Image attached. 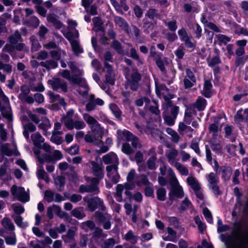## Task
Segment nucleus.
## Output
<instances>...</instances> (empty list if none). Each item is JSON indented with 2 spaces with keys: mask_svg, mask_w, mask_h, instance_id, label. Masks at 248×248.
Wrapping results in <instances>:
<instances>
[{
  "mask_svg": "<svg viewBox=\"0 0 248 248\" xmlns=\"http://www.w3.org/2000/svg\"><path fill=\"white\" fill-rule=\"evenodd\" d=\"M114 22L120 28L123 30L125 32L129 34L131 30L126 20L122 17L116 16L114 17Z\"/></svg>",
  "mask_w": 248,
  "mask_h": 248,
  "instance_id": "a211bd4d",
  "label": "nucleus"
},
{
  "mask_svg": "<svg viewBox=\"0 0 248 248\" xmlns=\"http://www.w3.org/2000/svg\"><path fill=\"white\" fill-rule=\"evenodd\" d=\"M221 61L219 56H215L213 57L210 61H208V66L211 67H215L217 64L221 63Z\"/></svg>",
  "mask_w": 248,
  "mask_h": 248,
  "instance_id": "4d7b16f0",
  "label": "nucleus"
},
{
  "mask_svg": "<svg viewBox=\"0 0 248 248\" xmlns=\"http://www.w3.org/2000/svg\"><path fill=\"white\" fill-rule=\"evenodd\" d=\"M141 79V75L136 69L133 72L130 78H126V84L125 85V89L128 88L133 92L137 91L140 86V82Z\"/></svg>",
  "mask_w": 248,
  "mask_h": 248,
  "instance_id": "0eeeda50",
  "label": "nucleus"
},
{
  "mask_svg": "<svg viewBox=\"0 0 248 248\" xmlns=\"http://www.w3.org/2000/svg\"><path fill=\"white\" fill-rule=\"evenodd\" d=\"M124 239L127 241H130L131 243L135 244L138 241V236L134 233L132 230H129L125 234Z\"/></svg>",
  "mask_w": 248,
  "mask_h": 248,
  "instance_id": "7c9ffc66",
  "label": "nucleus"
},
{
  "mask_svg": "<svg viewBox=\"0 0 248 248\" xmlns=\"http://www.w3.org/2000/svg\"><path fill=\"white\" fill-rule=\"evenodd\" d=\"M218 45L221 46L222 45H226L227 43L231 41V38L222 34H218L216 35Z\"/></svg>",
  "mask_w": 248,
  "mask_h": 248,
  "instance_id": "72a5a7b5",
  "label": "nucleus"
},
{
  "mask_svg": "<svg viewBox=\"0 0 248 248\" xmlns=\"http://www.w3.org/2000/svg\"><path fill=\"white\" fill-rule=\"evenodd\" d=\"M71 45L72 50L76 55L78 56L79 54L83 52V48L81 47L77 40H74L72 41L71 42Z\"/></svg>",
  "mask_w": 248,
  "mask_h": 248,
  "instance_id": "cd10ccee",
  "label": "nucleus"
},
{
  "mask_svg": "<svg viewBox=\"0 0 248 248\" xmlns=\"http://www.w3.org/2000/svg\"><path fill=\"white\" fill-rule=\"evenodd\" d=\"M110 47L113 48L118 54L123 55L124 53L123 47L120 42L114 40L110 44Z\"/></svg>",
  "mask_w": 248,
  "mask_h": 248,
  "instance_id": "a878e982",
  "label": "nucleus"
},
{
  "mask_svg": "<svg viewBox=\"0 0 248 248\" xmlns=\"http://www.w3.org/2000/svg\"><path fill=\"white\" fill-rule=\"evenodd\" d=\"M64 124L69 130H73L74 128L76 129H83L86 126V124L82 121L71 120L65 121Z\"/></svg>",
  "mask_w": 248,
  "mask_h": 248,
  "instance_id": "2eb2a0df",
  "label": "nucleus"
},
{
  "mask_svg": "<svg viewBox=\"0 0 248 248\" xmlns=\"http://www.w3.org/2000/svg\"><path fill=\"white\" fill-rule=\"evenodd\" d=\"M117 134L119 137L123 141H129L133 137L134 135L130 131L127 130H118Z\"/></svg>",
  "mask_w": 248,
  "mask_h": 248,
  "instance_id": "412c9836",
  "label": "nucleus"
},
{
  "mask_svg": "<svg viewBox=\"0 0 248 248\" xmlns=\"http://www.w3.org/2000/svg\"><path fill=\"white\" fill-rule=\"evenodd\" d=\"M81 227L83 229L87 230V228L93 229L95 227V223L92 220H88L81 223Z\"/></svg>",
  "mask_w": 248,
  "mask_h": 248,
  "instance_id": "0e129e2a",
  "label": "nucleus"
},
{
  "mask_svg": "<svg viewBox=\"0 0 248 248\" xmlns=\"http://www.w3.org/2000/svg\"><path fill=\"white\" fill-rule=\"evenodd\" d=\"M96 214L98 220L101 222L103 223L107 220L111 219V216L107 213L103 214L102 213H96Z\"/></svg>",
  "mask_w": 248,
  "mask_h": 248,
  "instance_id": "603ef678",
  "label": "nucleus"
},
{
  "mask_svg": "<svg viewBox=\"0 0 248 248\" xmlns=\"http://www.w3.org/2000/svg\"><path fill=\"white\" fill-rule=\"evenodd\" d=\"M142 22L143 24V27L150 30H153L155 25L156 24V21H149L146 18L143 19Z\"/></svg>",
  "mask_w": 248,
  "mask_h": 248,
  "instance_id": "864d4df0",
  "label": "nucleus"
},
{
  "mask_svg": "<svg viewBox=\"0 0 248 248\" xmlns=\"http://www.w3.org/2000/svg\"><path fill=\"white\" fill-rule=\"evenodd\" d=\"M166 132L172 137V140L174 142H178L180 139V137L177 133L171 128H167Z\"/></svg>",
  "mask_w": 248,
  "mask_h": 248,
  "instance_id": "49530a36",
  "label": "nucleus"
},
{
  "mask_svg": "<svg viewBox=\"0 0 248 248\" xmlns=\"http://www.w3.org/2000/svg\"><path fill=\"white\" fill-rule=\"evenodd\" d=\"M116 243L115 240L113 238L107 239L101 244V248H113Z\"/></svg>",
  "mask_w": 248,
  "mask_h": 248,
  "instance_id": "4c0bfd02",
  "label": "nucleus"
},
{
  "mask_svg": "<svg viewBox=\"0 0 248 248\" xmlns=\"http://www.w3.org/2000/svg\"><path fill=\"white\" fill-rule=\"evenodd\" d=\"M105 78L107 83L112 86L115 85V74L113 70L106 71Z\"/></svg>",
  "mask_w": 248,
  "mask_h": 248,
  "instance_id": "2f4dec72",
  "label": "nucleus"
},
{
  "mask_svg": "<svg viewBox=\"0 0 248 248\" xmlns=\"http://www.w3.org/2000/svg\"><path fill=\"white\" fill-rule=\"evenodd\" d=\"M83 118L88 124L91 125L92 126L98 122L94 117L87 113H85L83 115Z\"/></svg>",
  "mask_w": 248,
  "mask_h": 248,
  "instance_id": "6e6d98bb",
  "label": "nucleus"
},
{
  "mask_svg": "<svg viewBox=\"0 0 248 248\" xmlns=\"http://www.w3.org/2000/svg\"><path fill=\"white\" fill-rule=\"evenodd\" d=\"M94 177L91 178L85 176L86 181L89 184L87 186L82 185L80 186L79 191L80 193L91 192L98 194L99 192L98 184L99 180L104 177L102 171H91Z\"/></svg>",
  "mask_w": 248,
  "mask_h": 248,
  "instance_id": "f03ea898",
  "label": "nucleus"
},
{
  "mask_svg": "<svg viewBox=\"0 0 248 248\" xmlns=\"http://www.w3.org/2000/svg\"><path fill=\"white\" fill-rule=\"evenodd\" d=\"M55 184L59 191L62 190V188L65 184V178L62 176L54 178Z\"/></svg>",
  "mask_w": 248,
  "mask_h": 248,
  "instance_id": "58836bf2",
  "label": "nucleus"
},
{
  "mask_svg": "<svg viewBox=\"0 0 248 248\" xmlns=\"http://www.w3.org/2000/svg\"><path fill=\"white\" fill-rule=\"evenodd\" d=\"M157 198L158 200L164 201L166 200V190L164 188H159L157 192Z\"/></svg>",
  "mask_w": 248,
  "mask_h": 248,
  "instance_id": "13d9d810",
  "label": "nucleus"
},
{
  "mask_svg": "<svg viewBox=\"0 0 248 248\" xmlns=\"http://www.w3.org/2000/svg\"><path fill=\"white\" fill-rule=\"evenodd\" d=\"M12 207L14 213L16 214L20 215L23 213L25 211L24 207L20 205L13 204L12 205Z\"/></svg>",
  "mask_w": 248,
  "mask_h": 248,
  "instance_id": "69168bd1",
  "label": "nucleus"
},
{
  "mask_svg": "<svg viewBox=\"0 0 248 248\" xmlns=\"http://www.w3.org/2000/svg\"><path fill=\"white\" fill-rule=\"evenodd\" d=\"M31 139L33 144L36 148L41 149L42 143L44 141V138L39 132L32 134L31 135Z\"/></svg>",
  "mask_w": 248,
  "mask_h": 248,
  "instance_id": "6ab92c4d",
  "label": "nucleus"
},
{
  "mask_svg": "<svg viewBox=\"0 0 248 248\" xmlns=\"http://www.w3.org/2000/svg\"><path fill=\"white\" fill-rule=\"evenodd\" d=\"M155 63L160 70L162 72L163 74L167 78L169 77L168 73L166 70L164 62L161 57L157 58L155 61Z\"/></svg>",
  "mask_w": 248,
  "mask_h": 248,
  "instance_id": "c9c22d12",
  "label": "nucleus"
},
{
  "mask_svg": "<svg viewBox=\"0 0 248 248\" xmlns=\"http://www.w3.org/2000/svg\"><path fill=\"white\" fill-rule=\"evenodd\" d=\"M102 159L105 164L109 165L107 166L106 170H117L119 158L115 153L110 152L104 155Z\"/></svg>",
  "mask_w": 248,
  "mask_h": 248,
  "instance_id": "6e6552de",
  "label": "nucleus"
},
{
  "mask_svg": "<svg viewBox=\"0 0 248 248\" xmlns=\"http://www.w3.org/2000/svg\"><path fill=\"white\" fill-rule=\"evenodd\" d=\"M167 231L169 234V240L172 242H175L176 239V232L170 227L167 228Z\"/></svg>",
  "mask_w": 248,
  "mask_h": 248,
  "instance_id": "e2e57ef3",
  "label": "nucleus"
},
{
  "mask_svg": "<svg viewBox=\"0 0 248 248\" xmlns=\"http://www.w3.org/2000/svg\"><path fill=\"white\" fill-rule=\"evenodd\" d=\"M40 149H39L37 148L33 149V153L34 155L36 156V158H37L38 160L42 159H45V160H46V161L50 162V161L52 159V157L50 155H47L46 154H43L42 155V156H41L40 155Z\"/></svg>",
  "mask_w": 248,
  "mask_h": 248,
  "instance_id": "f704fd0d",
  "label": "nucleus"
},
{
  "mask_svg": "<svg viewBox=\"0 0 248 248\" xmlns=\"http://www.w3.org/2000/svg\"><path fill=\"white\" fill-rule=\"evenodd\" d=\"M124 189V186L122 185H118L116 188L115 198L116 200L121 202L122 201V193Z\"/></svg>",
  "mask_w": 248,
  "mask_h": 248,
  "instance_id": "79ce46f5",
  "label": "nucleus"
},
{
  "mask_svg": "<svg viewBox=\"0 0 248 248\" xmlns=\"http://www.w3.org/2000/svg\"><path fill=\"white\" fill-rule=\"evenodd\" d=\"M190 148L192 149L196 154L200 155L201 151L199 147V143L196 139L194 138L192 140L190 145Z\"/></svg>",
  "mask_w": 248,
  "mask_h": 248,
  "instance_id": "bf43d9fd",
  "label": "nucleus"
},
{
  "mask_svg": "<svg viewBox=\"0 0 248 248\" xmlns=\"http://www.w3.org/2000/svg\"><path fill=\"white\" fill-rule=\"evenodd\" d=\"M10 190L12 195L17 201L23 203H26L30 201L29 189L26 191L23 187L14 185L11 186Z\"/></svg>",
  "mask_w": 248,
  "mask_h": 248,
  "instance_id": "20e7f679",
  "label": "nucleus"
},
{
  "mask_svg": "<svg viewBox=\"0 0 248 248\" xmlns=\"http://www.w3.org/2000/svg\"><path fill=\"white\" fill-rule=\"evenodd\" d=\"M144 103L145 104V107L150 103V99L147 96L141 97L135 101V105L138 107H141L143 106Z\"/></svg>",
  "mask_w": 248,
  "mask_h": 248,
  "instance_id": "37998d69",
  "label": "nucleus"
},
{
  "mask_svg": "<svg viewBox=\"0 0 248 248\" xmlns=\"http://www.w3.org/2000/svg\"><path fill=\"white\" fill-rule=\"evenodd\" d=\"M146 165L149 170H155L157 167L159 166V170H172L169 167L167 164L163 160V157H160L156 161V155H153L147 161Z\"/></svg>",
  "mask_w": 248,
  "mask_h": 248,
  "instance_id": "423d86ee",
  "label": "nucleus"
},
{
  "mask_svg": "<svg viewBox=\"0 0 248 248\" xmlns=\"http://www.w3.org/2000/svg\"><path fill=\"white\" fill-rule=\"evenodd\" d=\"M122 151L126 155H131L135 152L130 144L126 142L123 144Z\"/></svg>",
  "mask_w": 248,
  "mask_h": 248,
  "instance_id": "3c124183",
  "label": "nucleus"
},
{
  "mask_svg": "<svg viewBox=\"0 0 248 248\" xmlns=\"http://www.w3.org/2000/svg\"><path fill=\"white\" fill-rule=\"evenodd\" d=\"M186 75L184 78H189L191 79L192 82H196V77L190 69L186 68Z\"/></svg>",
  "mask_w": 248,
  "mask_h": 248,
  "instance_id": "774afa93",
  "label": "nucleus"
},
{
  "mask_svg": "<svg viewBox=\"0 0 248 248\" xmlns=\"http://www.w3.org/2000/svg\"><path fill=\"white\" fill-rule=\"evenodd\" d=\"M207 105V101L204 98L199 96L196 99L195 102L190 105L191 109H197L199 111L204 110Z\"/></svg>",
  "mask_w": 248,
  "mask_h": 248,
  "instance_id": "f3484780",
  "label": "nucleus"
},
{
  "mask_svg": "<svg viewBox=\"0 0 248 248\" xmlns=\"http://www.w3.org/2000/svg\"><path fill=\"white\" fill-rule=\"evenodd\" d=\"M91 235L92 237L88 244L89 248H97L95 244L99 243V239H103L107 236V234L104 233L103 230L99 228H96Z\"/></svg>",
  "mask_w": 248,
  "mask_h": 248,
  "instance_id": "9d476101",
  "label": "nucleus"
},
{
  "mask_svg": "<svg viewBox=\"0 0 248 248\" xmlns=\"http://www.w3.org/2000/svg\"><path fill=\"white\" fill-rule=\"evenodd\" d=\"M109 107L114 116L118 119L120 118L122 112L117 105L115 104H111L110 105Z\"/></svg>",
  "mask_w": 248,
  "mask_h": 248,
  "instance_id": "a18cd8bd",
  "label": "nucleus"
},
{
  "mask_svg": "<svg viewBox=\"0 0 248 248\" xmlns=\"http://www.w3.org/2000/svg\"><path fill=\"white\" fill-rule=\"evenodd\" d=\"M48 95L51 100V103H54L58 102L61 105L65 106L66 104L65 102L64 98L61 97V96L58 94H55L54 93L50 91L48 93Z\"/></svg>",
  "mask_w": 248,
  "mask_h": 248,
  "instance_id": "5701e85b",
  "label": "nucleus"
},
{
  "mask_svg": "<svg viewBox=\"0 0 248 248\" xmlns=\"http://www.w3.org/2000/svg\"><path fill=\"white\" fill-rule=\"evenodd\" d=\"M23 217L19 216H16L14 217V221L16 224L21 228H24L27 226V223H24L23 221Z\"/></svg>",
  "mask_w": 248,
  "mask_h": 248,
  "instance_id": "052dcab7",
  "label": "nucleus"
},
{
  "mask_svg": "<svg viewBox=\"0 0 248 248\" xmlns=\"http://www.w3.org/2000/svg\"><path fill=\"white\" fill-rule=\"evenodd\" d=\"M209 182V186L216 196H218L221 194L218 186V179L214 172L210 173L207 177Z\"/></svg>",
  "mask_w": 248,
  "mask_h": 248,
  "instance_id": "ddd939ff",
  "label": "nucleus"
},
{
  "mask_svg": "<svg viewBox=\"0 0 248 248\" xmlns=\"http://www.w3.org/2000/svg\"><path fill=\"white\" fill-rule=\"evenodd\" d=\"M71 82L74 84H77L83 88H87L89 86L85 78L80 77L78 75H74L72 76Z\"/></svg>",
  "mask_w": 248,
  "mask_h": 248,
  "instance_id": "aec40b11",
  "label": "nucleus"
},
{
  "mask_svg": "<svg viewBox=\"0 0 248 248\" xmlns=\"http://www.w3.org/2000/svg\"><path fill=\"white\" fill-rule=\"evenodd\" d=\"M91 128L93 133L100 137H102L104 135L103 128L101 126V125L98 122L91 126Z\"/></svg>",
  "mask_w": 248,
  "mask_h": 248,
  "instance_id": "e433bc0d",
  "label": "nucleus"
},
{
  "mask_svg": "<svg viewBox=\"0 0 248 248\" xmlns=\"http://www.w3.org/2000/svg\"><path fill=\"white\" fill-rule=\"evenodd\" d=\"M169 174L170 177V184L172 188L171 191L170 193V199H172V195L178 198H181L184 197V193L183 188L179 184L173 171H170Z\"/></svg>",
  "mask_w": 248,
  "mask_h": 248,
  "instance_id": "39448f33",
  "label": "nucleus"
},
{
  "mask_svg": "<svg viewBox=\"0 0 248 248\" xmlns=\"http://www.w3.org/2000/svg\"><path fill=\"white\" fill-rule=\"evenodd\" d=\"M127 180L128 182L134 181L135 183L139 186L141 185L147 186L150 184L146 176L144 175H136L134 171H130L128 173Z\"/></svg>",
  "mask_w": 248,
  "mask_h": 248,
  "instance_id": "f8f14e48",
  "label": "nucleus"
},
{
  "mask_svg": "<svg viewBox=\"0 0 248 248\" xmlns=\"http://www.w3.org/2000/svg\"><path fill=\"white\" fill-rule=\"evenodd\" d=\"M130 158L132 161L135 160L136 161L137 165L139 166L138 170H144L145 166H144V168H142V166L140 165L143 161V154L140 151L136 152L134 159H132L131 157Z\"/></svg>",
  "mask_w": 248,
  "mask_h": 248,
  "instance_id": "393cba45",
  "label": "nucleus"
},
{
  "mask_svg": "<svg viewBox=\"0 0 248 248\" xmlns=\"http://www.w3.org/2000/svg\"><path fill=\"white\" fill-rule=\"evenodd\" d=\"M173 97V95L171 94L170 97L164 96L166 102L162 104V116L165 122L170 126L174 125L175 120L179 111V107L174 105L172 102L170 100Z\"/></svg>",
  "mask_w": 248,
  "mask_h": 248,
  "instance_id": "f257e3e1",
  "label": "nucleus"
},
{
  "mask_svg": "<svg viewBox=\"0 0 248 248\" xmlns=\"http://www.w3.org/2000/svg\"><path fill=\"white\" fill-rule=\"evenodd\" d=\"M54 193L51 190H46L44 193V199L48 202L53 201Z\"/></svg>",
  "mask_w": 248,
  "mask_h": 248,
  "instance_id": "680f3d73",
  "label": "nucleus"
},
{
  "mask_svg": "<svg viewBox=\"0 0 248 248\" xmlns=\"http://www.w3.org/2000/svg\"><path fill=\"white\" fill-rule=\"evenodd\" d=\"M71 214L72 215L78 218V219H81L83 217L85 216V214L84 212L80 210L79 208H75L71 211Z\"/></svg>",
  "mask_w": 248,
  "mask_h": 248,
  "instance_id": "5fc2aeb1",
  "label": "nucleus"
},
{
  "mask_svg": "<svg viewBox=\"0 0 248 248\" xmlns=\"http://www.w3.org/2000/svg\"><path fill=\"white\" fill-rule=\"evenodd\" d=\"M233 233L231 235L222 234V240L229 248H248V231L237 237L238 242L234 244Z\"/></svg>",
  "mask_w": 248,
  "mask_h": 248,
  "instance_id": "7ed1b4c3",
  "label": "nucleus"
},
{
  "mask_svg": "<svg viewBox=\"0 0 248 248\" xmlns=\"http://www.w3.org/2000/svg\"><path fill=\"white\" fill-rule=\"evenodd\" d=\"M47 18L48 20L53 24L56 29L60 30L62 28V23L57 18L56 16L53 15H50Z\"/></svg>",
  "mask_w": 248,
  "mask_h": 248,
  "instance_id": "c85d7f7f",
  "label": "nucleus"
},
{
  "mask_svg": "<svg viewBox=\"0 0 248 248\" xmlns=\"http://www.w3.org/2000/svg\"><path fill=\"white\" fill-rule=\"evenodd\" d=\"M12 65L10 64L4 63L0 60V70H3L7 74H11L12 71Z\"/></svg>",
  "mask_w": 248,
  "mask_h": 248,
  "instance_id": "8fccbe9b",
  "label": "nucleus"
},
{
  "mask_svg": "<svg viewBox=\"0 0 248 248\" xmlns=\"http://www.w3.org/2000/svg\"><path fill=\"white\" fill-rule=\"evenodd\" d=\"M192 37L189 36L188 37L181 41L184 42L185 46L186 48L194 49L196 46V44L192 41Z\"/></svg>",
  "mask_w": 248,
  "mask_h": 248,
  "instance_id": "09e8293b",
  "label": "nucleus"
},
{
  "mask_svg": "<svg viewBox=\"0 0 248 248\" xmlns=\"http://www.w3.org/2000/svg\"><path fill=\"white\" fill-rule=\"evenodd\" d=\"M83 200L87 203L88 207L91 212L94 211L97 207L100 208L103 211L106 210L103 200L97 197L92 198L85 197Z\"/></svg>",
  "mask_w": 248,
  "mask_h": 248,
  "instance_id": "1a4fd4ad",
  "label": "nucleus"
},
{
  "mask_svg": "<svg viewBox=\"0 0 248 248\" xmlns=\"http://www.w3.org/2000/svg\"><path fill=\"white\" fill-rule=\"evenodd\" d=\"M65 54L64 50H62L60 48H57L56 50H52L50 51V55L53 59L56 61H59L61 58V52Z\"/></svg>",
  "mask_w": 248,
  "mask_h": 248,
  "instance_id": "a19ab883",
  "label": "nucleus"
},
{
  "mask_svg": "<svg viewBox=\"0 0 248 248\" xmlns=\"http://www.w3.org/2000/svg\"><path fill=\"white\" fill-rule=\"evenodd\" d=\"M213 87L211 82L209 80H205L203 84V90L202 94L206 98H210L212 95L211 89Z\"/></svg>",
  "mask_w": 248,
  "mask_h": 248,
  "instance_id": "4be33fe9",
  "label": "nucleus"
},
{
  "mask_svg": "<svg viewBox=\"0 0 248 248\" xmlns=\"http://www.w3.org/2000/svg\"><path fill=\"white\" fill-rule=\"evenodd\" d=\"M9 41L12 45H16L19 41H22L21 35L18 31H16L15 33L9 37Z\"/></svg>",
  "mask_w": 248,
  "mask_h": 248,
  "instance_id": "c756f323",
  "label": "nucleus"
},
{
  "mask_svg": "<svg viewBox=\"0 0 248 248\" xmlns=\"http://www.w3.org/2000/svg\"><path fill=\"white\" fill-rule=\"evenodd\" d=\"M202 213L205 218H206L207 221L210 223H212L213 222V218L212 216V214L209 210L205 207L203 209Z\"/></svg>",
  "mask_w": 248,
  "mask_h": 248,
  "instance_id": "338daca9",
  "label": "nucleus"
},
{
  "mask_svg": "<svg viewBox=\"0 0 248 248\" xmlns=\"http://www.w3.org/2000/svg\"><path fill=\"white\" fill-rule=\"evenodd\" d=\"M50 126L51 124L49 120L46 117L43 119L42 123L38 125V127L42 129L44 132H46Z\"/></svg>",
  "mask_w": 248,
  "mask_h": 248,
  "instance_id": "de8ad7c7",
  "label": "nucleus"
},
{
  "mask_svg": "<svg viewBox=\"0 0 248 248\" xmlns=\"http://www.w3.org/2000/svg\"><path fill=\"white\" fill-rule=\"evenodd\" d=\"M48 84L51 86L54 91H57L61 89L63 93L68 91V86L66 81L61 80L60 78H56L54 80L49 79L47 81Z\"/></svg>",
  "mask_w": 248,
  "mask_h": 248,
  "instance_id": "4468645a",
  "label": "nucleus"
},
{
  "mask_svg": "<svg viewBox=\"0 0 248 248\" xmlns=\"http://www.w3.org/2000/svg\"><path fill=\"white\" fill-rule=\"evenodd\" d=\"M146 17H148L153 21H156V19L159 18L160 15L158 10L154 8H149L145 15Z\"/></svg>",
  "mask_w": 248,
  "mask_h": 248,
  "instance_id": "b1692460",
  "label": "nucleus"
},
{
  "mask_svg": "<svg viewBox=\"0 0 248 248\" xmlns=\"http://www.w3.org/2000/svg\"><path fill=\"white\" fill-rule=\"evenodd\" d=\"M3 227L8 231L15 230V226L12 221L7 217H4L1 221Z\"/></svg>",
  "mask_w": 248,
  "mask_h": 248,
  "instance_id": "473e14b6",
  "label": "nucleus"
},
{
  "mask_svg": "<svg viewBox=\"0 0 248 248\" xmlns=\"http://www.w3.org/2000/svg\"><path fill=\"white\" fill-rule=\"evenodd\" d=\"M186 182L194 191L201 189V186L200 184L193 177H188L186 179Z\"/></svg>",
  "mask_w": 248,
  "mask_h": 248,
  "instance_id": "bb28decb",
  "label": "nucleus"
},
{
  "mask_svg": "<svg viewBox=\"0 0 248 248\" xmlns=\"http://www.w3.org/2000/svg\"><path fill=\"white\" fill-rule=\"evenodd\" d=\"M21 93L18 95V98L20 100L25 98V97L28 95L30 93V89L27 85L24 84L21 86Z\"/></svg>",
  "mask_w": 248,
  "mask_h": 248,
  "instance_id": "ea45409f",
  "label": "nucleus"
},
{
  "mask_svg": "<svg viewBox=\"0 0 248 248\" xmlns=\"http://www.w3.org/2000/svg\"><path fill=\"white\" fill-rule=\"evenodd\" d=\"M178 151L175 149L171 150L166 155L169 162L173 166L175 167L178 170H188L186 167L177 162L175 158L178 155Z\"/></svg>",
  "mask_w": 248,
  "mask_h": 248,
  "instance_id": "9b49d317",
  "label": "nucleus"
},
{
  "mask_svg": "<svg viewBox=\"0 0 248 248\" xmlns=\"http://www.w3.org/2000/svg\"><path fill=\"white\" fill-rule=\"evenodd\" d=\"M206 158L208 162L211 163V165L215 170H218L219 169V170H227L224 166L219 167L216 160L214 159L213 161L212 162V153L210 149L207 148V146H206Z\"/></svg>",
  "mask_w": 248,
  "mask_h": 248,
  "instance_id": "dca6fc26",
  "label": "nucleus"
},
{
  "mask_svg": "<svg viewBox=\"0 0 248 248\" xmlns=\"http://www.w3.org/2000/svg\"><path fill=\"white\" fill-rule=\"evenodd\" d=\"M133 59L137 61L139 64H142L143 62L142 60L140 58L139 54L137 53V51L135 48H131L130 50V56Z\"/></svg>",
  "mask_w": 248,
  "mask_h": 248,
  "instance_id": "c03bdc74",
  "label": "nucleus"
}]
</instances>
